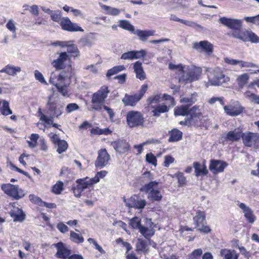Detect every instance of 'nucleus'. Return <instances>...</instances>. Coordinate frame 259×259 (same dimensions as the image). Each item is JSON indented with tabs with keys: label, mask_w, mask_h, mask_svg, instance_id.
Returning <instances> with one entry per match:
<instances>
[{
	"label": "nucleus",
	"mask_w": 259,
	"mask_h": 259,
	"mask_svg": "<svg viewBox=\"0 0 259 259\" xmlns=\"http://www.w3.org/2000/svg\"><path fill=\"white\" fill-rule=\"evenodd\" d=\"M219 22L224 26L232 29V32L227 33V35L237 38L244 42H259V37L251 30L242 29V22L241 20L221 17Z\"/></svg>",
	"instance_id": "f257e3e1"
},
{
	"label": "nucleus",
	"mask_w": 259,
	"mask_h": 259,
	"mask_svg": "<svg viewBox=\"0 0 259 259\" xmlns=\"http://www.w3.org/2000/svg\"><path fill=\"white\" fill-rule=\"evenodd\" d=\"M50 12L51 19L59 24L61 29L68 32H83V29L77 23L72 22L68 17H62V12L59 10Z\"/></svg>",
	"instance_id": "f03ea898"
},
{
	"label": "nucleus",
	"mask_w": 259,
	"mask_h": 259,
	"mask_svg": "<svg viewBox=\"0 0 259 259\" xmlns=\"http://www.w3.org/2000/svg\"><path fill=\"white\" fill-rule=\"evenodd\" d=\"M49 82L54 85L63 96L68 95L71 83L70 78L64 76L61 74L57 75L54 73H52L49 78Z\"/></svg>",
	"instance_id": "7ed1b4c3"
},
{
	"label": "nucleus",
	"mask_w": 259,
	"mask_h": 259,
	"mask_svg": "<svg viewBox=\"0 0 259 259\" xmlns=\"http://www.w3.org/2000/svg\"><path fill=\"white\" fill-rule=\"evenodd\" d=\"M109 92L108 87L107 85H103L97 92L94 93L91 100L92 108L95 110H101Z\"/></svg>",
	"instance_id": "20e7f679"
},
{
	"label": "nucleus",
	"mask_w": 259,
	"mask_h": 259,
	"mask_svg": "<svg viewBox=\"0 0 259 259\" xmlns=\"http://www.w3.org/2000/svg\"><path fill=\"white\" fill-rule=\"evenodd\" d=\"M76 185L72 187V190L74 196L79 198L82 192L85 189H89V192L94 190V185L95 184L92 181V178L86 177L83 178L78 179L75 181Z\"/></svg>",
	"instance_id": "39448f33"
},
{
	"label": "nucleus",
	"mask_w": 259,
	"mask_h": 259,
	"mask_svg": "<svg viewBox=\"0 0 259 259\" xmlns=\"http://www.w3.org/2000/svg\"><path fill=\"white\" fill-rule=\"evenodd\" d=\"M126 121L130 128L143 127L145 121L143 114L140 111L135 110L127 112Z\"/></svg>",
	"instance_id": "423d86ee"
},
{
	"label": "nucleus",
	"mask_w": 259,
	"mask_h": 259,
	"mask_svg": "<svg viewBox=\"0 0 259 259\" xmlns=\"http://www.w3.org/2000/svg\"><path fill=\"white\" fill-rule=\"evenodd\" d=\"M194 224L197 230L204 234L210 233L211 229L207 225L206 221V213L205 211L197 210L196 215L193 218Z\"/></svg>",
	"instance_id": "0eeeda50"
},
{
	"label": "nucleus",
	"mask_w": 259,
	"mask_h": 259,
	"mask_svg": "<svg viewBox=\"0 0 259 259\" xmlns=\"http://www.w3.org/2000/svg\"><path fill=\"white\" fill-rule=\"evenodd\" d=\"M208 78L209 81L213 85H220L230 81V78L226 76L223 70L219 67H216L210 71Z\"/></svg>",
	"instance_id": "6e6552de"
},
{
	"label": "nucleus",
	"mask_w": 259,
	"mask_h": 259,
	"mask_svg": "<svg viewBox=\"0 0 259 259\" xmlns=\"http://www.w3.org/2000/svg\"><path fill=\"white\" fill-rule=\"evenodd\" d=\"M148 89L147 84H144L141 86L139 92L134 95L125 94L122 101L125 106H135L143 98Z\"/></svg>",
	"instance_id": "1a4fd4ad"
},
{
	"label": "nucleus",
	"mask_w": 259,
	"mask_h": 259,
	"mask_svg": "<svg viewBox=\"0 0 259 259\" xmlns=\"http://www.w3.org/2000/svg\"><path fill=\"white\" fill-rule=\"evenodd\" d=\"M1 189L6 194L15 200L21 199L25 196L24 191L17 185L3 184Z\"/></svg>",
	"instance_id": "9d476101"
},
{
	"label": "nucleus",
	"mask_w": 259,
	"mask_h": 259,
	"mask_svg": "<svg viewBox=\"0 0 259 259\" xmlns=\"http://www.w3.org/2000/svg\"><path fill=\"white\" fill-rule=\"evenodd\" d=\"M64 105L58 100H52V96L48 97L46 104L47 113L52 114L53 116L58 118L61 116L64 110Z\"/></svg>",
	"instance_id": "9b49d317"
},
{
	"label": "nucleus",
	"mask_w": 259,
	"mask_h": 259,
	"mask_svg": "<svg viewBox=\"0 0 259 259\" xmlns=\"http://www.w3.org/2000/svg\"><path fill=\"white\" fill-rule=\"evenodd\" d=\"M158 183L156 181H152L143 186L140 191L145 193H149L148 198L152 201H160L162 198L160 192L158 190L153 189L156 186Z\"/></svg>",
	"instance_id": "f8f14e48"
},
{
	"label": "nucleus",
	"mask_w": 259,
	"mask_h": 259,
	"mask_svg": "<svg viewBox=\"0 0 259 259\" xmlns=\"http://www.w3.org/2000/svg\"><path fill=\"white\" fill-rule=\"evenodd\" d=\"M202 73L200 67H195L190 70L187 73L185 72L179 78V82L186 84L198 80Z\"/></svg>",
	"instance_id": "ddd939ff"
},
{
	"label": "nucleus",
	"mask_w": 259,
	"mask_h": 259,
	"mask_svg": "<svg viewBox=\"0 0 259 259\" xmlns=\"http://www.w3.org/2000/svg\"><path fill=\"white\" fill-rule=\"evenodd\" d=\"M123 201L126 207L135 209H142L146 205L147 202L138 194H134L130 198H123Z\"/></svg>",
	"instance_id": "4468645a"
},
{
	"label": "nucleus",
	"mask_w": 259,
	"mask_h": 259,
	"mask_svg": "<svg viewBox=\"0 0 259 259\" xmlns=\"http://www.w3.org/2000/svg\"><path fill=\"white\" fill-rule=\"evenodd\" d=\"M242 142L248 147L259 148V133L248 132L243 133Z\"/></svg>",
	"instance_id": "2eb2a0df"
},
{
	"label": "nucleus",
	"mask_w": 259,
	"mask_h": 259,
	"mask_svg": "<svg viewBox=\"0 0 259 259\" xmlns=\"http://www.w3.org/2000/svg\"><path fill=\"white\" fill-rule=\"evenodd\" d=\"M224 61L226 63L236 65L239 64L241 68H255V70H247V71L251 74L259 73V66L252 62L237 60L229 58H225Z\"/></svg>",
	"instance_id": "dca6fc26"
},
{
	"label": "nucleus",
	"mask_w": 259,
	"mask_h": 259,
	"mask_svg": "<svg viewBox=\"0 0 259 259\" xmlns=\"http://www.w3.org/2000/svg\"><path fill=\"white\" fill-rule=\"evenodd\" d=\"M193 48L198 52L204 53L209 56L213 52V45L208 40H202L193 44Z\"/></svg>",
	"instance_id": "f3484780"
},
{
	"label": "nucleus",
	"mask_w": 259,
	"mask_h": 259,
	"mask_svg": "<svg viewBox=\"0 0 259 259\" xmlns=\"http://www.w3.org/2000/svg\"><path fill=\"white\" fill-rule=\"evenodd\" d=\"M57 54L58 58L52 61L51 64L56 70L64 69L67 66V61L70 60L69 56L66 52L57 53Z\"/></svg>",
	"instance_id": "a211bd4d"
},
{
	"label": "nucleus",
	"mask_w": 259,
	"mask_h": 259,
	"mask_svg": "<svg viewBox=\"0 0 259 259\" xmlns=\"http://www.w3.org/2000/svg\"><path fill=\"white\" fill-rule=\"evenodd\" d=\"M49 137L52 143L55 146H57V152L59 154L63 153L67 150L68 148V144L65 140H61L58 135L52 133L49 134Z\"/></svg>",
	"instance_id": "6ab92c4d"
},
{
	"label": "nucleus",
	"mask_w": 259,
	"mask_h": 259,
	"mask_svg": "<svg viewBox=\"0 0 259 259\" xmlns=\"http://www.w3.org/2000/svg\"><path fill=\"white\" fill-rule=\"evenodd\" d=\"M224 110L227 115L230 116H236L243 111L244 108L238 102H235L224 106Z\"/></svg>",
	"instance_id": "aec40b11"
},
{
	"label": "nucleus",
	"mask_w": 259,
	"mask_h": 259,
	"mask_svg": "<svg viewBox=\"0 0 259 259\" xmlns=\"http://www.w3.org/2000/svg\"><path fill=\"white\" fill-rule=\"evenodd\" d=\"M116 152L123 154L128 152L131 149L130 145L125 140L118 139L111 143Z\"/></svg>",
	"instance_id": "412c9836"
},
{
	"label": "nucleus",
	"mask_w": 259,
	"mask_h": 259,
	"mask_svg": "<svg viewBox=\"0 0 259 259\" xmlns=\"http://www.w3.org/2000/svg\"><path fill=\"white\" fill-rule=\"evenodd\" d=\"M228 165V164L221 160L211 159L210 160L209 169L214 174L222 172Z\"/></svg>",
	"instance_id": "4be33fe9"
},
{
	"label": "nucleus",
	"mask_w": 259,
	"mask_h": 259,
	"mask_svg": "<svg viewBox=\"0 0 259 259\" xmlns=\"http://www.w3.org/2000/svg\"><path fill=\"white\" fill-rule=\"evenodd\" d=\"M110 158V155L105 149L100 150L95 162V166L100 168L104 167L107 164Z\"/></svg>",
	"instance_id": "5701e85b"
},
{
	"label": "nucleus",
	"mask_w": 259,
	"mask_h": 259,
	"mask_svg": "<svg viewBox=\"0 0 259 259\" xmlns=\"http://www.w3.org/2000/svg\"><path fill=\"white\" fill-rule=\"evenodd\" d=\"M57 248L55 257L60 259H68L71 254V250L68 248L62 242H58L54 244Z\"/></svg>",
	"instance_id": "b1692460"
},
{
	"label": "nucleus",
	"mask_w": 259,
	"mask_h": 259,
	"mask_svg": "<svg viewBox=\"0 0 259 259\" xmlns=\"http://www.w3.org/2000/svg\"><path fill=\"white\" fill-rule=\"evenodd\" d=\"M238 206L243 210L247 222L249 224H253L256 220V217L254 214L253 210L244 203H240Z\"/></svg>",
	"instance_id": "393cba45"
},
{
	"label": "nucleus",
	"mask_w": 259,
	"mask_h": 259,
	"mask_svg": "<svg viewBox=\"0 0 259 259\" xmlns=\"http://www.w3.org/2000/svg\"><path fill=\"white\" fill-rule=\"evenodd\" d=\"M10 214L15 222H22L26 219V214L22 208L13 206L10 211Z\"/></svg>",
	"instance_id": "a878e982"
},
{
	"label": "nucleus",
	"mask_w": 259,
	"mask_h": 259,
	"mask_svg": "<svg viewBox=\"0 0 259 259\" xmlns=\"http://www.w3.org/2000/svg\"><path fill=\"white\" fill-rule=\"evenodd\" d=\"M193 166L194 168L195 175L196 177L205 176L208 174L205 160H204L202 164L197 161L194 162Z\"/></svg>",
	"instance_id": "bb28decb"
},
{
	"label": "nucleus",
	"mask_w": 259,
	"mask_h": 259,
	"mask_svg": "<svg viewBox=\"0 0 259 259\" xmlns=\"http://www.w3.org/2000/svg\"><path fill=\"white\" fill-rule=\"evenodd\" d=\"M149 245L150 243L148 242V240L138 238L136 244V251L139 253H143L144 254H146L149 251Z\"/></svg>",
	"instance_id": "cd10ccee"
},
{
	"label": "nucleus",
	"mask_w": 259,
	"mask_h": 259,
	"mask_svg": "<svg viewBox=\"0 0 259 259\" xmlns=\"http://www.w3.org/2000/svg\"><path fill=\"white\" fill-rule=\"evenodd\" d=\"M243 133L241 131L235 129L229 131L225 137V139L226 141L237 142L241 138L242 139Z\"/></svg>",
	"instance_id": "c85d7f7f"
},
{
	"label": "nucleus",
	"mask_w": 259,
	"mask_h": 259,
	"mask_svg": "<svg viewBox=\"0 0 259 259\" xmlns=\"http://www.w3.org/2000/svg\"><path fill=\"white\" fill-rule=\"evenodd\" d=\"M155 31L154 30H135L133 34L137 35L142 41H145L150 36L155 35Z\"/></svg>",
	"instance_id": "c756f323"
},
{
	"label": "nucleus",
	"mask_w": 259,
	"mask_h": 259,
	"mask_svg": "<svg viewBox=\"0 0 259 259\" xmlns=\"http://www.w3.org/2000/svg\"><path fill=\"white\" fill-rule=\"evenodd\" d=\"M169 142H176L182 140L183 137V133L179 130L174 128L168 132Z\"/></svg>",
	"instance_id": "7c9ffc66"
},
{
	"label": "nucleus",
	"mask_w": 259,
	"mask_h": 259,
	"mask_svg": "<svg viewBox=\"0 0 259 259\" xmlns=\"http://www.w3.org/2000/svg\"><path fill=\"white\" fill-rule=\"evenodd\" d=\"M133 69L136 75V77L141 80L146 79V74L144 71L142 64L140 61L136 62L133 66Z\"/></svg>",
	"instance_id": "2f4dec72"
},
{
	"label": "nucleus",
	"mask_w": 259,
	"mask_h": 259,
	"mask_svg": "<svg viewBox=\"0 0 259 259\" xmlns=\"http://www.w3.org/2000/svg\"><path fill=\"white\" fill-rule=\"evenodd\" d=\"M151 107L153 109L152 110L153 116L155 117H159L161 114L167 112L169 110V107L165 104H159Z\"/></svg>",
	"instance_id": "473e14b6"
},
{
	"label": "nucleus",
	"mask_w": 259,
	"mask_h": 259,
	"mask_svg": "<svg viewBox=\"0 0 259 259\" xmlns=\"http://www.w3.org/2000/svg\"><path fill=\"white\" fill-rule=\"evenodd\" d=\"M220 255L224 259H238L239 254L235 250L222 249Z\"/></svg>",
	"instance_id": "72a5a7b5"
},
{
	"label": "nucleus",
	"mask_w": 259,
	"mask_h": 259,
	"mask_svg": "<svg viewBox=\"0 0 259 259\" xmlns=\"http://www.w3.org/2000/svg\"><path fill=\"white\" fill-rule=\"evenodd\" d=\"M21 70V69L20 67L8 64L0 70V73L5 72L9 75L14 76L17 72H20Z\"/></svg>",
	"instance_id": "f704fd0d"
},
{
	"label": "nucleus",
	"mask_w": 259,
	"mask_h": 259,
	"mask_svg": "<svg viewBox=\"0 0 259 259\" xmlns=\"http://www.w3.org/2000/svg\"><path fill=\"white\" fill-rule=\"evenodd\" d=\"M0 112L4 116L12 114V110L10 109L9 103L7 101L0 99Z\"/></svg>",
	"instance_id": "c9c22d12"
},
{
	"label": "nucleus",
	"mask_w": 259,
	"mask_h": 259,
	"mask_svg": "<svg viewBox=\"0 0 259 259\" xmlns=\"http://www.w3.org/2000/svg\"><path fill=\"white\" fill-rule=\"evenodd\" d=\"M189 108L185 105L176 106L174 109V114L175 116H186L189 114Z\"/></svg>",
	"instance_id": "e433bc0d"
},
{
	"label": "nucleus",
	"mask_w": 259,
	"mask_h": 259,
	"mask_svg": "<svg viewBox=\"0 0 259 259\" xmlns=\"http://www.w3.org/2000/svg\"><path fill=\"white\" fill-rule=\"evenodd\" d=\"M189 111L190 117H192V119L197 123V118L202 116V113L199 108V106L195 105L191 108H189Z\"/></svg>",
	"instance_id": "4c0bfd02"
},
{
	"label": "nucleus",
	"mask_w": 259,
	"mask_h": 259,
	"mask_svg": "<svg viewBox=\"0 0 259 259\" xmlns=\"http://www.w3.org/2000/svg\"><path fill=\"white\" fill-rule=\"evenodd\" d=\"M139 232L148 241H150L151 238L154 234V231L152 229L143 226L140 228Z\"/></svg>",
	"instance_id": "58836bf2"
},
{
	"label": "nucleus",
	"mask_w": 259,
	"mask_h": 259,
	"mask_svg": "<svg viewBox=\"0 0 259 259\" xmlns=\"http://www.w3.org/2000/svg\"><path fill=\"white\" fill-rule=\"evenodd\" d=\"M100 6L102 9L104 10L106 14L112 16L118 15L120 13V10L117 8H112L110 6L103 5L102 4H99Z\"/></svg>",
	"instance_id": "ea45409f"
},
{
	"label": "nucleus",
	"mask_w": 259,
	"mask_h": 259,
	"mask_svg": "<svg viewBox=\"0 0 259 259\" xmlns=\"http://www.w3.org/2000/svg\"><path fill=\"white\" fill-rule=\"evenodd\" d=\"M69 238L71 242L76 244L82 243L84 242L83 237L81 234L77 233L73 231H70Z\"/></svg>",
	"instance_id": "a19ab883"
},
{
	"label": "nucleus",
	"mask_w": 259,
	"mask_h": 259,
	"mask_svg": "<svg viewBox=\"0 0 259 259\" xmlns=\"http://www.w3.org/2000/svg\"><path fill=\"white\" fill-rule=\"evenodd\" d=\"M170 19L174 21L180 22L186 26L191 27H194L197 26L196 23L191 21L179 18L175 15H171Z\"/></svg>",
	"instance_id": "79ce46f5"
},
{
	"label": "nucleus",
	"mask_w": 259,
	"mask_h": 259,
	"mask_svg": "<svg viewBox=\"0 0 259 259\" xmlns=\"http://www.w3.org/2000/svg\"><path fill=\"white\" fill-rule=\"evenodd\" d=\"M249 79V75L246 73L239 75L236 79L239 87L242 89L247 83Z\"/></svg>",
	"instance_id": "37998d69"
},
{
	"label": "nucleus",
	"mask_w": 259,
	"mask_h": 259,
	"mask_svg": "<svg viewBox=\"0 0 259 259\" xmlns=\"http://www.w3.org/2000/svg\"><path fill=\"white\" fill-rule=\"evenodd\" d=\"M63 9L66 12H71L74 17H80L82 18H84L83 13L78 9H74L73 7H69L67 5H65L63 7Z\"/></svg>",
	"instance_id": "c03bdc74"
},
{
	"label": "nucleus",
	"mask_w": 259,
	"mask_h": 259,
	"mask_svg": "<svg viewBox=\"0 0 259 259\" xmlns=\"http://www.w3.org/2000/svg\"><path fill=\"white\" fill-rule=\"evenodd\" d=\"M162 101L166 102L165 104L167 106L169 107V108L173 107L176 104L175 98L172 96L165 93L162 95Z\"/></svg>",
	"instance_id": "a18cd8bd"
},
{
	"label": "nucleus",
	"mask_w": 259,
	"mask_h": 259,
	"mask_svg": "<svg viewBox=\"0 0 259 259\" xmlns=\"http://www.w3.org/2000/svg\"><path fill=\"white\" fill-rule=\"evenodd\" d=\"M67 54H69L71 57H77L79 56V51L75 44L67 45Z\"/></svg>",
	"instance_id": "49530a36"
},
{
	"label": "nucleus",
	"mask_w": 259,
	"mask_h": 259,
	"mask_svg": "<svg viewBox=\"0 0 259 259\" xmlns=\"http://www.w3.org/2000/svg\"><path fill=\"white\" fill-rule=\"evenodd\" d=\"M125 67L123 65L115 66L109 69L106 73V76L110 78L113 75L116 74L118 72L124 70Z\"/></svg>",
	"instance_id": "de8ad7c7"
},
{
	"label": "nucleus",
	"mask_w": 259,
	"mask_h": 259,
	"mask_svg": "<svg viewBox=\"0 0 259 259\" xmlns=\"http://www.w3.org/2000/svg\"><path fill=\"white\" fill-rule=\"evenodd\" d=\"M173 177L176 178L178 180V186L179 187H183L186 185L187 180L184 174L180 171H178L175 174Z\"/></svg>",
	"instance_id": "09e8293b"
},
{
	"label": "nucleus",
	"mask_w": 259,
	"mask_h": 259,
	"mask_svg": "<svg viewBox=\"0 0 259 259\" xmlns=\"http://www.w3.org/2000/svg\"><path fill=\"white\" fill-rule=\"evenodd\" d=\"M179 124L183 126H188V127H190L192 125L196 127L200 126V124H198L196 122V121H194L192 117H187L185 118L184 120H182L179 122Z\"/></svg>",
	"instance_id": "8fccbe9b"
},
{
	"label": "nucleus",
	"mask_w": 259,
	"mask_h": 259,
	"mask_svg": "<svg viewBox=\"0 0 259 259\" xmlns=\"http://www.w3.org/2000/svg\"><path fill=\"white\" fill-rule=\"evenodd\" d=\"M119 26L122 29L128 30L133 33L135 30L134 26L127 20H120Z\"/></svg>",
	"instance_id": "3c124183"
},
{
	"label": "nucleus",
	"mask_w": 259,
	"mask_h": 259,
	"mask_svg": "<svg viewBox=\"0 0 259 259\" xmlns=\"http://www.w3.org/2000/svg\"><path fill=\"white\" fill-rule=\"evenodd\" d=\"M129 225L131 227L134 229H140L142 226L141 225V220L137 217H135L130 221Z\"/></svg>",
	"instance_id": "603ef678"
},
{
	"label": "nucleus",
	"mask_w": 259,
	"mask_h": 259,
	"mask_svg": "<svg viewBox=\"0 0 259 259\" xmlns=\"http://www.w3.org/2000/svg\"><path fill=\"white\" fill-rule=\"evenodd\" d=\"M63 183L62 181H58L55 185L52 186V193L58 195L60 194L63 190Z\"/></svg>",
	"instance_id": "864d4df0"
},
{
	"label": "nucleus",
	"mask_w": 259,
	"mask_h": 259,
	"mask_svg": "<svg viewBox=\"0 0 259 259\" xmlns=\"http://www.w3.org/2000/svg\"><path fill=\"white\" fill-rule=\"evenodd\" d=\"M38 113L41 121H44L47 124H52L53 122V117H48L41 112L40 108L38 109Z\"/></svg>",
	"instance_id": "5fc2aeb1"
},
{
	"label": "nucleus",
	"mask_w": 259,
	"mask_h": 259,
	"mask_svg": "<svg viewBox=\"0 0 259 259\" xmlns=\"http://www.w3.org/2000/svg\"><path fill=\"white\" fill-rule=\"evenodd\" d=\"M162 99V96L161 94H158L155 95L151 96L148 97L147 99V102L149 105L152 104H157L160 101V99Z\"/></svg>",
	"instance_id": "6e6d98bb"
},
{
	"label": "nucleus",
	"mask_w": 259,
	"mask_h": 259,
	"mask_svg": "<svg viewBox=\"0 0 259 259\" xmlns=\"http://www.w3.org/2000/svg\"><path fill=\"white\" fill-rule=\"evenodd\" d=\"M107 174L106 170H101L96 173L95 176L92 178V181L94 182L95 184H97L100 181V179L104 178Z\"/></svg>",
	"instance_id": "4d7b16f0"
},
{
	"label": "nucleus",
	"mask_w": 259,
	"mask_h": 259,
	"mask_svg": "<svg viewBox=\"0 0 259 259\" xmlns=\"http://www.w3.org/2000/svg\"><path fill=\"white\" fill-rule=\"evenodd\" d=\"M203 251L201 248L194 249L189 255L190 259H200Z\"/></svg>",
	"instance_id": "13d9d810"
},
{
	"label": "nucleus",
	"mask_w": 259,
	"mask_h": 259,
	"mask_svg": "<svg viewBox=\"0 0 259 259\" xmlns=\"http://www.w3.org/2000/svg\"><path fill=\"white\" fill-rule=\"evenodd\" d=\"M29 199L32 203L38 205L39 206H42V203L43 202V201L38 196H36L34 194H30L29 195Z\"/></svg>",
	"instance_id": "bf43d9fd"
},
{
	"label": "nucleus",
	"mask_w": 259,
	"mask_h": 259,
	"mask_svg": "<svg viewBox=\"0 0 259 259\" xmlns=\"http://www.w3.org/2000/svg\"><path fill=\"white\" fill-rule=\"evenodd\" d=\"M146 160L148 163L152 164L154 165H156L157 164V160L156 157L152 153H148L146 154Z\"/></svg>",
	"instance_id": "052dcab7"
},
{
	"label": "nucleus",
	"mask_w": 259,
	"mask_h": 259,
	"mask_svg": "<svg viewBox=\"0 0 259 259\" xmlns=\"http://www.w3.org/2000/svg\"><path fill=\"white\" fill-rule=\"evenodd\" d=\"M181 103L185 104V106H188L190 108L194 103V101L192 97H183L180 100Z\"/></svg>",
	"instance_id": "680f3d73"
},
{
	"label": "nucleus",
	"mask_w": 259,
	"mask_h": 259,
	"mask_svg": "<svg viewBox=\"0 0 259 259\" xmlns=\"http://www.w3.org/2000/svg\"><path fill=\"white\" fill-rule=\"evenodd\" d=\"M116 242L117 243H122L123 246L125 247L126 248V253L128 252L132 249L131 244L127 242L124 241L121 238H117L116 240Z\"/></svg>",
	"instance_id": "e2e57ef3"
},
{
	"label": "nucleus",
	"mask_w": 259,
	"mask_h": 259,
	"mask_svg": "<svg viewBox=\"0 0 259 259\" xmlns=\"http://www.w3.org/2000/svg\"><path fill=\"white\" fill-rule=\"evenodd\" d=\"M34 76L36 80L39 81L41 83H44L45 85H48V83L45 80L43 75L41 72H40L38 70H35L34 71Z\"/></svg>",
	"instance_id": "0e129e2a"
},
{
	"label": "nucleus",
	"mask_w": 259,
	"mask_h": 259,
	"mask_svg": "<svg viewBox=\"0 0 259 259\" xmlns=\"http://www.w3.org/2000/svg\"><path fill=\"white\" fill-rule=\"evenodd\" d=\"M123 60H133L135 58L134 51H128L122 54L121 58Z\"/></svg>",
	"instance_id": "69168bd1"
},
{
	"label": "nucleus",
	"mask_w": 259,
	"mask_h": 259,
	"mask_svg": "<svg viewBox=\"0 0 259 259\" xmlns=\"http://www.w3.org/2000/svg\"><path fill=\"white\" fill-rule=\"evenodd\" d=\"M58 230L62 233H65L69 231V228L63 222H59L57 225Z\"/></svg>",
	"instance_id": "338daca9"
},
{
	"label": "nucleus",
	"mask_w": 259,
	"mask_h": 259,
	"mask_svg": "<svg viewBox=\"0 0 259 259\" xmlns=\"http://www.w3.org/2000/svg\"><path fill=\"white\" fill-rule=\"evenodd\" d=\"M174 161L175 158L171 155H166L164 157L163 165L166 167H168L170 164L174 162Z\"/></svg>",
	"instance_id": "774afa93"
}]
</instances>
